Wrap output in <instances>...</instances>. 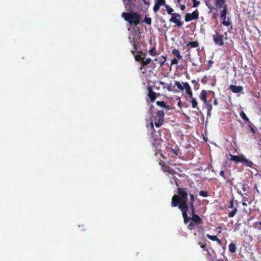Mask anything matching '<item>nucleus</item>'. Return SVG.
Wrapping results in <instances>:
<instances>
[{"instance_id":"obj_57","label":"nucleus","mask_w":261,"mask_h":261,"mask_svg":"<svg viewBox=\"0 0 261 261\" xmlns=\"http://www.w3.org/2000/svg\"><path fill=\"white\" fill-rule=\"evenodd\" d=\"M242 205L243 206H247V203L246 202H242Z\"/></svg>"},{"instance_id":"obj_23","label":"nucleus","mask_w":261,"mask_h":261,"mask_svg":"<svg viewBox=\"0 0 261 261\" xmlns=\"http://www.w3.org/2000/svg\"><path fill=\"white\" fill-rule=\"evenodd\" d=\"M206 253L205 254L206 258L208 260H214L215 257L212 255L208 250H206Z\"/></svg>"},{"instance_id":"obj_5","label":"nucleus","mask_w":261,"mask_h":261,"mask_svg":"<svg viewBox=\"0 0 261 261\" xmlns=\"http://www.w3.org/2000/svg\"><path fill=\"white\" fill-rule=\"evenodd\" d=\"M122 17L130 24L137 25L139 22V16L135 13H125L122 14Z\"/></svg>"},{"instance_id":"obj_16","label":"nucleus","mask_w":261,"mask_h":261,"mask_svg":"<svg viewBox=\"0 0 261 261\" xmlns=\"http://www.w3.org/2000/svg\"><path fill=\"white\" fill-rule=\"evenodd\" d=\"M185 89L186 90V93L189 95L190 99L194 98L193 96V93L191 90V88L189 84H185Z\"/></svg>"},{"instance_id":"obj_6","label":"nucleus","mask_w":261,"mask_h":261,"mask_svg":"<svg viewBox=\"0 0 261 261\" xmlns=\"http://www.w3.org/2000/svg\"><path fill=\"white\" fill-rule=\"evenodd\" d=\"M160 165L161 166L162 170L164 172H167L168 174L171 175H174L176 173V171L172 169L169 166L166 165V164L163 161H160L159 162Z\"/></svg>"},{"instance_id":"obj_58","label":"nucleus","mask_w":261,"mask_h":261,"mask_svg":"<svg viewBox=\"0 0 261 261\" xmlns=\"http://www.w3.org/2000/svg\"><path fill=\"white\" fill-rule=\"evenodd\" d=\"M217 229H220V230H219V233L221 232V227L220 226H219V227H217Z\"/></svg>"},{"instance_id":"obj_47","label":"nucleus","mask_w":261,"mask_h":261,"mask_svg":"<svg viewBox=\"0 0 261 261\" xmlns=\"http://www.w3.org/2000/svg\"><path fill=\"white\" fill-rule=\"evenodd\" d=\"M159 85H161L163 86V89H166V86H167V84L165 83V82H162V81H160L159 82Z\"/></svg>"},{"instance_id":"obj_11","label":"nucleus","mask_w":261,"mask_h":261,"mask_svg":"<svg viewBox=\"0 0 261 261\" xmlns=\"http://www.w3.org/2000/svg\"><path fill=\"white\" fill-rule=\"evenodd\" d=\"M151 136L153 139L152 144L154 147L157 148L160 144V140H158L159 136H160V133L159 132H156L155 130V134H153L154 136H153L152 133Z\"/></svg>"},{"instance_id":"obj_12","label":"nucleus","mask_w":261,"mask_h":261,"mask_svg":"<svg viewBox=\"0 0 261 261\" xmlns=\"http://www.w3.org/2000/svg\"><path fill=\"white\" fill-rule=\"evenodd\" d=\"M213 38L216 44L220 45H222L223 44L222 36L220 35V34L216 33L213 36Z\"/></svg>"},{"instance_id":"obj_21","label":"nucleus","mask_w":261,"mask_h":261,"mask_svg":"<svg viewBox=\"0 0 261 261\" xmlns=\"http://www.w3.org/2000/svg\"><path fill=\"white\" fill-rule=\"evenodd\" d=\"M242 163H244L245 164V165L247 166V167H250V168H253V163L252 161H251L250 160L244 158V161H243V162H242Z\"/></svg>"},{"instance_id":"obj_25","label":"nucleus","mask_w":261,"mask_h":261,"mask_svg":"<svg viewBox=\"0 0 261 261\" xmlns=\"http://www.w3.org/2000/svg\"><path fill=\"white\" fill-rule=\"evenodd\" d=\"M179 148L177 146H175L174 148H169V151L172 152L175 155H177L179 152Z\"/></svg>"},{"instance_id":"obj_32","label":"nucleus","mask_w":261,"mask_h":261,"mask_svg":"<svg viewBox=\"0 0 261 261\" xmlns=\"http://www.w3.org/2000/svg\"><path fill=\"white\" fill-rule=\"evenodd\" d=\"M196 225H197V224L192 221V222L188 225V228L190 230H193L195 228Z\"/></svg>"},{"instance_id":"obj_7","label":"nucleus","mask_w":261,"mask_h":261,"mask_svg":"<svg viewBox=\"0 0 261 261\" xmlns=\"http://www.w3.org/2000/svg\"><path fill=\"white\" fill-rule=\"evenodd\" d=\"M148 91V96L151 103L155 101V99L157 97V93L153 91L152 87L151 86H148L147 87Z\"/></svg>"},{"instance_id":"obj_1","label":"nucleus","mask_w":261,"mask_h":261,"mask_svg":"<svg viewBox=\"0 0 261 261\" xmlns=\"http://www.w3.org/2000/svg\"><path fill=\"white\" fill-rule=\"evenodd\" d=\"M189 190L187 188H178L177 195H174L171 199V206L172 207L178 206L182 214L184 222L187 224L192 220L197 225L202 224V218L197 215H194L192 217L188 216V196Z\"/></svg>"},{"instance_id":"obj_42","label":"nucleus","mask_w":261,"mask_h":261,"mask_svg":"<svg viewBox=\"0 0 261 261\" xmlns=\"http://www.w3.org/2000/svg\"><path fill=\"white\" fill-rule=\"evenodd\" d=\"M160 6L159 5H158V4H156V3H155L154 5V7H153V11L154 12H156L158 11V10L159 9Z\"/></svg>"},{"instance_id":"obj_29","label":"nucleus","mask_w":261,"mask_h":261,"mask_svg":"<svg viewBox=\"0 0 261 261\" xmlns=\"http://www.w3.org/2000/svg\"><path fill=\"white\" fill-rule=\"evenodd\" d=\"M198 43L196 41L191 42L188 44V47L195 48L198 47Z\"/></svg>"},{"instance_id":"obj_33","label":"nucleus","mask_w":261,"mask_h":261,"mask_svg":"<svg viewBox=\"0 0 261 261\" xmlns=\"http://www.w3.org/2000/svg\"><path fill=\"white\" fill-rule=\"evenodd\" d=\"M204 105L206 106V108L207 109V115H209L212 109V105L207 102V103H204Z\"/></svg>"},{"instance_id":"obj_38","label":"nucleus","mask_w":261,"mask_h":261,"mask_svg":"<svg viewBox=\"0 0 261 261\" xmlns=\"http://www.w3.org/2000/svg\"><path fill=\"white\" fill-rule=\"evenodd\" d=\"M167 11L168 14H170L171 16L172 14H175V13H173V9L171 8H170L169 6H167Z\"/></svg>"},{"instance_id":"obj_2","label":"nucleus","mask_w":261,"mask_h":261,"mask_svg":"<svg viewBox=\"0 0 261 261\" xmlns=\"http://www.w3.org/2000/svg\"><path fill=\"white\" fill-rule=\"evenodd\" d=\"M132 53L134 56L136 61L140 62V66L139 70L143 74H145L148 71H151L155 67L156 63L151 62L150 58L145 59L146 54L143 53L141 50H133Z\"/></svg>"},{"instance_id":"obj_8","label":"nucleus","mask_w":261,"mask_h":261,"mask_svg":"<svg viewBox=\"0 0 261 261\" xmlns=\"http://www.w3.org/2000/svg\"><path fill=\"white\" fill-rule=\"evenodd\" d=\"M181 16L178 14H172L169 21L176 23L178 26H181L182 23L180 21Z\"/></svg>"},{"instance_id":"obj_41","label":"nucleus","mask_w":261,"mask_h":261,"mask_svg":"<svg viewBox=\"0 0 261 261\" xmlns=\"http://www.w3.org/2000/svg\"><path fill=\"white\" fill-rule=\"evenodd\" d=\"M144 22L148 24H150L151 23V19L150 18L145 17Z\"/></svg>"},{"instance_id":"obj_62","label":"nucleus","mask_w":261,"mask_h":261,"mask_svg":"<svg viewBox=\"0 0 261 261\" xmlns=\"http://www.w3.org/2000/svg\"><path fill=\"white\" fill-rule=\"evenodd\" d=\"M179 3L180 2L181 0H177Z\"/></svg>"},{"instance_id":"obj_28","label":"nucleus","mask_w":261,"mask_h":261,"mask_svg":"<svg viewBox=\"0 0 261 261\" xmlns=\"http://www.w3.org/2000/svg\"><path fill=\"white\" fill-rule=\"evenodd\" d=\"M241 117L246 122H249V118H248V117L246 116V115L245 114V113L243 112V111H242L241 113H240V114Z\"/></svg>"},{"instance_id":"obj_9","label":"nucleus","mask_w":261,"mask_h":261,"mask_svg":"<svg viewBox=\"0 0 261 261\" xmlns=\"http://www.w3.org/2000/svg\"><path fill=\"white\" fill-rule=\"evenodd\" d=\"M198 17V12L197 10L193 11L192 13H187L185 16V21L187 22L197 19Z\"/></svg>"},{"instance_id":"obj_59","label":"nucleus","mask_w":261,"mask_h":261,"mask_svg":"<svg viewBox=\"0 0 261 261\" xmlns=\"http://www.w3.org/2000/svg\"><path fill=\"white\" fill-rule=\"evenodd\" d=\"M155 88L157 89L158 90H159L160 89V87H156V86H155Z\"/></svg>"},{"instance_id":"obj_22","label":"nucleus","mask_w":261,"mask_h":261,"mask_svg":"<svg viewBox=\"0 0 261 261\" xmlns=\"http://www.w3.org/2000/svg\"><path fill=\"white\" fill-rule=\"evenodd\" d=\"M229 251L231 252V253H235L236 252L237 248L236 244L231 243L228 246Z\"/></svg>"},{"instance_id":"obj_51","label":"nucleus","mask_w":261,"mask_h":261,"mask_svg":"<svg viewBox=\"0 0 261 261\" xmlns=\"http://www.w3.org/2000/svg\"><path fill=\"white\" fill-rule=\"evenodd\" d=\"M247 185L246 184H243L242 187V189L244 192H245L247 191Z\"/></svg>"},{"instance_id":"obj_4","label":"nucleus","mask_w":261,"mask_h":261,"mask_svg":"<svg viewBox=\"0 0 261 261\" xmlns=\"http://www.w3.org/2000/svg\"><path fill=\"white\" fill-rule=\"evenodd\" d=\"M214 4L217 11H220V17L223 19L222 23L225 26H229L230 24L229 20H226L227 10L225 4V0H214Z\"/></svg>"},{"instance_id":"obj_53","label":"nucleus","mask_w":261,"mask_h":261,"mask_svg":"<svg viewBox=\"0 0 261 261\" xmlns=\"http://www.w3.org/2000/svg\"><path fill=\"white\" fill-rule=\"evenodd\" d=\"M213 104L216 106L218 105V100L216 98H215L214 101H213Z\"/></svg>"},{"instance_id":"obj_27","label":"nucleus","mask_w":261,"mask_h":261,"mask_svg":"<svg viewBox=\"0 0 261 261\" xmlns=\"http://www.w3.org/2000/svg\"><path fill=\"white\" fill-rule=\"evenodd\" d=\"M253 228L261 230V221H256L253 223Z\"/></svg>"},{"instance_id":"obj_46","label":"nucleus","mask_w":261,"mask_h":261,"mask_svg":"<svg viewBox=\"0 0 261 261\" xmlns=\"http://www.w3.org/2000/svg\"><path fill=\"white\" fill-rule=\"evenodd\" d=\"M173 86L171 84L168 85L166 86V89H167L169 91H171L173 89Z\"/></svg>"},{"instance_id":"obj_35","label":"nucleus","mask_w":261,"mask_h":261,"mask_svg":"<svg viewBox=\"0 0 261 261\" xmlns=\"http://www.w3.org/2000/svg\"><path fill=\"white\" fill-rule=\"evenodd\" d=\"M199 195L204 197H207L208 196V194L206 191H201L199 192Z\"/></svg>"},{"instance_id":"obj_52","label":"nucleus","mask_w":261,"mask_h":261,"mask_svg":"<svg viewBox=\"0 0 261 261\" xmlns=\"http://www.w3.org/2000/svg\"><path fill=\"white\" fill-rule=\"evenodd\" d=\"M153 108H154V106L153 105H150V106L149 107V113L150 114V113L152 112H155L154 111H153Z\"/></svg>"},{"instance_id":"obj_19","label":"nucleus","mask_w":261,"mask_h":261,"mask_svg":"<svg viewBox=\"0 0 261 261\" xmlns=\"http://www.w3.org/2000/svg\"><path fill=\"white\" fill-rule=\"evenodd\" d=\"M162 58L158 57L155 58L153 60L151 61V62H153V63H155V62L158 61V63L160 64V66H162L164 62L165 61V58L164 59L163 57L162 56Z\"/></svg>"},{"instance_id":"obj_61","label":"nucleus","mask_w":261,"mask_h":261,"mask_svg":"<svg viewBox=\"0 0 261 261\" xmlns=\"http://www.w3.org/2000/svg\"><path fill=\"white\" fill-rule=\"evenodd\" d=\"M159 96H160V93H157V97Z\"/></svg>"},{"instance_id":"obj_36","label":"nucleus","mask_w":261,"mask_h":261,"mask_svg":"<svg viewBox=\"0 0 261 261\" xmlns=\"http://www.w3.org/2000/svg\"><path fill=\"white\" fill-rule=\"evenodd\" d=\"M192 84H193L194 85V89L197 90L199 87V84L198 83V82L197 81H196V80H193L192 81Z\"/></svg>"},{"instance_id":"obj_31","label":"nucleus","mask_w":261,"mask_h":261,"mask_svg":"<svg viewBox=\"0 0 261 261\" xmlns=\"http://www.w3.org/2000/svg\"><path fill=\"white\" fill-rule=\"evenodd\" d=\"M189 208H190V210L191 211L192 217L193 216H194V215H196L194 205H188V209Z\"/></svg>"},{"instance_id":"obj_40","label":"nucleus","mask_w":261,"mask_h":261,"mask_svg":"<svg viewBox=\"0 0 261 261\" xmlns=\"http://www.w3.org/2000/svg\"><path fill=\"white\" fill-rule=\"evenodd\" d=\"M199 245L200 246V247L203 249V251H206V250H208L207 248H206V245L204 244H202V243L201 242H199L198 243Z\"/></svg>"},{"instance_id":"obj_44","label":"nucleus","mask_w":261,"mask_h":261,"mask_svg":"<svg viewBox=\"0 0 261 261\" xmlns=\"http://www.w3.org/2000/svg\"><path fill=\"white\" fill-rule=\"evenodd\" d=\"M228 208H232V209H233L234 208V202H233V199H231L230 201V204H229V205L228 206Z\"/></svg>"},{"instance_id":"obj_18","label":"nucleus","mask_w":261,"mask_h":261,"mask_svg":"<svg viewBox=\"0 0 261 261\" xmlns=\"http://www.w3.org/2000/svg\"><path fill=\"white\" fill-rule=\"evenodd\" d=\"M188 190H189L188 188H187ZM188 195L190 196V201L189 203L188 204L189 205H194V201L195 199H196V197L194 196L193 194H191L190 193V190H189V193Z\"/></svg>"},{"instance_id":"obj_45","label":"nucleus","mask_w":261,"mask_h":261,"mask_svg":"<svg viewBox=\"0 0 261 261\" xmlns=\"http://www.w3.org/2000/svg\"><path fill=\"white\" fill-rule=\"evenodd\" d=\"M156 50H149V53L151 56H155L156 53Z\"/></svg>"},{"instance_id":"obj_50","label":"nucleus","mask_w":261,"mask_h":261,"mask_svg":"<svg viewBox=\"0 0 261 261\" xmlns=\"http://www.w3.org/2000/svg\"><path fill=\"white\" fill-rule=\"evenodd\" d=\"M213 63H214V62L212 60H211L208 61L207 66L209 68L212 67Z\"/></svg>"},{"instance_id":"obj_20","label":"nucleus","mask_w":261,"mask_h":261,"mask_svg":"<svg viewBox=\"0 0 261 261\" xmlns=\"http://www.w3.org/2000/svg\"><path fill=\"white\" fill-rule=\"evenodd\" d=\"M190 101L191 103L192 108L196 109L198 110L199 108L198 107V102L196 99L194 97L191 99Z\"/></svg>"},{"instance_id":"obj_56","label":"nucleus","mask_w":261,"mask_h":261,"mask_svg":"<svg viewBox=\"0 0 261 261\" xmlns=\"http://www.w3.org/2000/svg\"><path fill=\"white\" fill-rule=\"evenodd\" d=\"M180 9L183 11L185 9V6L184 5H180Z\"/></svg>"},{"instance_id":"obj_13","label":"nucleus","mask_w":261,"mask_h":261,"mask_svg":"<svg viewBox=\"0 0 261 261\" xmlns=\"http://www.w3.org/2000/svg\"><path fill=\"white\" fill-rule=\"evenodd\" d=\"M229 89L234 93H238L243 91V88L241 86L231 85L229 86Z\"/></svg>"},{"instance_id":"obj_55","label":"nucleus","mask_w":261,"mask_h":261,"mask_svg":"<svg viewBox=\"0 0 261 261\" xmlns=\"http://www.w3.org/2000/svg\"><path fill=\"white\" fill-rule=\"evenodd\" d=\"M216 241L218 243L219 245H221V241L218 238Z\"/></svg>"},{"instance_id":"obj_30","label":"nucleus","mask_w":261,"mask_h":261,"mask_svg":"<svg viewBox=\"0 0 261 261\" xmlns=\"http://www.w3.org/2000/svg\"><path fill=\"white\" fill-rule=\"evenodd\" d=\"M172 53L175 56L177 57L178 58V59H180L181 58V56L180 55V53L179 52V50H172Z\"/></svg>"},{"instance_id":"obj_34","label":"nucleus","mask_w":261,"mask_h":261,"mask_svg":"<svg viewBox=\"0 0 261 261\" xmlns=\"http://www.w3.org/2000/svg\"><path fill=\"white\" fill-rule=\"evenodd\" d=\"M206 236L208 239L213 241H216V240L218 238V237L216 236H211L209 234H207Z\"/></svg>"},{"instance_id":"obj_48","label":"nucleus","mask_w":261,"mask_h":261,"mask_svg":"<svg viewBox=\"0 0 261 261\" xmlns=\"http://www.w3.org/2000/svg\"><path fill=\"white\" fill-rule=\"evenodd\" d=\"M193 2V6L197 7L199 5V2L197 1L196 0H192Z\"/></svg>"},{"instance_id":"obj_17","label":"nucleus","mask_w":261,"mask_h":261,"mask_svg":"<svg viewBox=\"0 0 261 261\" xmlns=\"http://www.w3.org/2000/svg\"><path fill=\"white\" fill-rule=\"evenodd\" d=\"M188 84L187 82L182 83L181 84L178 81H175L174 85L177 86L178 90H183L185 89V84Z\"/></svg>"},{"instance_id":"obj_26","label":"nucleus","mask_w":261,"mask_h":261,"mask_svg":"<svg viewBox=\"0 0 261 261\" xmlns=\"http://www.w3.org/2000/svg\"><path fill=\"white\" fill-rule=\"evenodd\" d=\"M238 211V210L237 207H234L230 212L228 213V217L229 218H232L235 215L237 214Z\"/></svg>"},{"instance_id":"obj_10","label":"nucleus","mask_w":261,"mask_h":261,"mask_svg":"<svg viewBox=\"0 0 261 261\" xmlns=\"http://www.w3.org/2000/svg\"><path fill=\"white\" fill-rule=\"evenodd\" d=\"M230 160L236 163L243 162L245 158L243 154L240 155L230 154Z\"/></svg>"},{"instance_id":"obj_49","label":"nucleus","mask_w":261,"mask_h":261,"mask_svg":"<svg viewBox=\"0 0 261 261\" xmlns=\"http://www.w3.org/2000/svg\"><path fill=\"white\" fill-rule=\"evenodd\" d=\"M178 63V60L176 59V58H174L171 61V64H177Z\"/></svg>"},{"instance_id":"obj_24","label":"nucleus","mask_w":261,"mask_h":261,"mask_svg":"<svg viewBox=\"0 0 261 261\" xmlns=\"http://www.w3.org/2000/svg\"><path fill=\"white\" fill-rule=\"evenodd\" d=\"M173 176L171 177V180H170V182L172 185L173 184H175L177 187V188H179L178 187V179L174 175H172ZM178 188H177V189Z\"/></svg>"},{"instance_id":"obj_60","label":"nucleus","mask_w":261,"mask_h":261,"mask_svg":"<svg viewBox=\"0 0 261 261\" xmlns=\"http://www.w3.org/2000/svg\"><path fill=\"white\" fill-rule=\"evenodd\" d=\"M217 261H224V260H223V259H218Z\"/></svg>"},{"instance_id":"obj_37","label":"nucleus","mask_w":261,"mask_h":261,"mask_svg":"<svg viewBox=\"0 0 261 261\" xmlns=\"http://www.w3.org/2000/svg\"><path fill=\"white\" fill-rule=\"evenodd\" d=\"M220 175L226 180V182L227 183H228L229 182L228 180L227 179V178H226V176L225 175L224 171L223 170L220 171Z\"/></svg>"},{"instance_id":"obj_43","label":"nucleus","mask_w":261,"mask_h":261,"mask_svg":"<svg viewBox=\"0 0 261 261\" xmlns=\"http://www.w3.org/2000/svg\"><path fill=\"white\" fill-rule=\"evenodd\" d=\"M207 81H208L207 77L206 75H205V76H204L202 77V80H201V82H202L203 84H206V83H207Z\"/></svg>"},{"instance_id":"obj_54","label":"nucleus","mask_w":261,"mask_h":261,"mask_svg":"<svg viewBox=\"0 0 261 261\" xmlns=\"http://www.w3.org/2000/svg\"><path fill=\"white\" fill-rule=\"evenodd\" d=\"M250 132H252L253 134H254L255 133V129L251 126H250Z\"/></svg>"},{"instance_id":"obj_15","label":"nucleus","mask_w":261,"mask_h":261,"mask_svg":"<svg viewBox=\"0 0 261 261\" xmlns=\"http://www.w3.org/2000/svg\"><path fill=\"white\" fill-rule=\"evenodd\" d=\"M156 104L158 106L165 109L166 111L170 110V106L166 103L164 101H157Z\"/></svg>"},{"instance_id":"obj_3","label":"nucleus","mask_w":261,"mask_h":261,"mask_svg":"<svg viewBox=\"0 0 261 261\" xmlns=\"http://www.w3.org/2000/svg\"><path fill=\"white\" fill-rule=\"evenodd\" d=\"M150 126L152 130V134H155L154 125L156 127H159L162 126L164 122L165 112L163 110H158L156 112H152L150 113Z\"/></svg>"},{"instance_id":"obj_39","label":"nucleus","mask_w":261,"mask_h":261,"mask_svg":"<svg viewBox=\"0 0 261 261\" xmlns=\"http://www.w3.org/2000/svg\"><path fill=\"white\" fill-rule=\"evenodd\" d=\"M165 0H156L155 3L158 4L160 7L165 4Z\"/></svg>"},{"instance_id":"obj_14","label":"nucleus","mask_w":261,"mask_h":261,"mask_svg":"<svg viewBox=\"0 0 261 261\" xmlns=\"http://www.w3.org/2000/svg\"><path fill=\"white\" fill-rule=\"evenodd\" d=\"M207 94L205 90H202L199 95V98L203 101V103H207Z\"/></svg>"}]
</instances>
